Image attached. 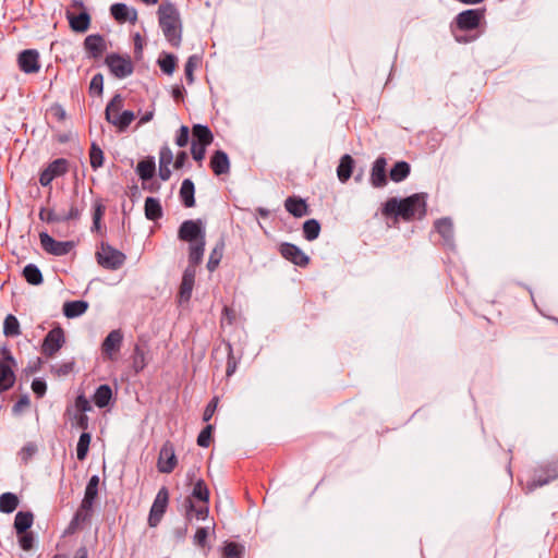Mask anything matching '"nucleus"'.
Here are the masks:
<instances>
[{"mask_svg": "<svg viewBox=\"0 0 558 558\" xmlns=\"http://www.w3.org/2000/svg\"><path fill=\"white\" fill-rule=\"evenodd\" d=\"M123 106L124 101L122 96L117 94L108 102L105 111L106 120L120 132L125 131L135 119L134 112L130 110L121 112Z\"/></svg>", "mask_w": 558, "mask_h": 558, "instance_id": "obj_5", "label": "nucleus"}, {"mask_svg": "<svg viewBox=\"0 0 558 558\" xmlns=\"http://www.w3.org/2000/svg\"><path fill=\"white\" fill-rule=\"evenodd\" d=\"M89 161H90V167L94 170H97L98 168H101L104 166V161H105L104 151L96 143H92V145H90Z\"/></svg>", "mask_w": 558, "mask_h": 558, "instance_id": "obj_39", "label": "nucleus"}, {"mask_svg": "<svg viewBox=\"0 0 558 558\" xmlns=\"http://www.w3.org/2000/svg\"><path fill=\"white\" fill-rule=\"evenodd\" d=\"M66 19L69 21L70 27L74 32L84 33L89 28L90 16L86 11L80 13L78 15L66 11Z\"/></svg>", "mask_w": 558, "mask_h": 558, "instance_id": "obj_24", "label": "nucleus"}, {"mask_svg": "<svg viewBox=\"0 0 558 558\" xmlns=\"http://www.w3.org/2000/svg\"><path fill=\"white\" fill-rule=\"evenodd\" d=\"M156 170V165L153 158L142 160L137 163V174L142 180H149L153 178Z\"/></svg>", "mask_w": 558, "mask_h": 558, "instance_id": "obj_36", "label": "nucleus"}, {"mask_svg": "<svg viewBox=\"0 0 558 558\" xmlns=\"http://www.w3.org/2000/svg\"><path fill=\"white\" fill-rule=\"evenodd\" d=\"M19 68L26 74H34L40 70L39 53L35 49L23 50L17 58Z\"/></svg>", "mask_w": 558, "mask_h": 558, "instance_id": "obj_19", "label": "nucleus"}, {"mask_svg": "<svg viewBox=\"0 0 558 558\" xmlns=\"http://www.w3.org/2000/svg\"><path fill=\"white\" fill-rule=\"evenodd\" d=\"M210 168L216 175L227 174L230 171L228 155L222 150H216L210 158Z\"/></svg>", "mask_w": 558, "mask_h": 558, "instance_id": "obj_23", "label": "nucleus"}, {"mask_svg": "<svg viewBox=\"0 0 558 558\" xmlns=\"http://www.w3.org/2000/svg\"><path fill=\"white\" fill-rule=\"evenodd\" d=\"M194 183L190 179H185L182 182L181 189H180V198L183 203V205L187 208L193 207L195 205V198H194Z\"/></svg>", "mask_w": 558, "mask_h": 558, "instance_id": "obj_30", "label": "nucleus"}, {"mask_svg": "<svg viewBox=\"0 0 558 558\" xmlns=\"http://www.w3.org/2000/svg\"><path fill=\"white\" fill-rule=\"evenodd\" d=\"M320 225L316 219H308L303 223V235L307 241H314L318 238Z\"/></svg>", "mask_w": 558, "mask_h": 558, "instance_id": "obj_38", "label": "nucleus"}, {"mask_svg": "<svg viewBox=\"0 0 558 558\" xmlns=\"http://www.w3.org/2000/svg\"><path fill=\"white\" fill-rule=\"evenodd\" d=\"M90 517H92V513L78 508L70 522L69 530L75 531V530L80 529L82 524H84L85 522H87L90 519Z\"/></svg>", "mask_w": 558, "mask_h": 558, "instance_id": "obj_47", "label": "nucleus"}, {"mask_svg": "<svg viewBox=\"0 0 558 558\" xmlns=\"http://www.w3.org/2000/svg\"><path fill=\"white\" fill-rule=\"evenodd\" d=\"M104 89V77L100 73L95 74L92 77L90 84H89V93L92 95H101Z\"/></svg>", "mask_w": 558, "mask_h": 558, "instance_id": "obj_51", "label": "nucleus"}, {"mask_svg": "<svg viewBox=\"0 0 558 558\" xmlns=\"http://www.w3.org/2000/svg\"><path fill=\"white\" fill-rule=\"evenodd\" d=\"M110 13L120 23L130 21L135 23L137 20V12L135 9H130L124 3H114L110 7Z\"/></svg>", "mask_w": 558, "mask_h": 558, "instance_id": "obj_22", "label": "nucleus"}, {"mask_svg": "<svg viewBox=\"0 0 558 558\" xmlns=\"http://www.w3.org/2000/svg\"><path fill=\"white\" fill-rule=\"evenodd\" d=\"M209 489L204 480H197L194 483L192 493L184 499L183 507L185 519L191 521L193 518L197 520H206L209 514Z\"/></svg>", "mask_w": 558, "mask_h": 558, "instance_id": "obj_3", "label": "nucleus"}, {"mask_svg": "<svg viewBox=\"0 0 558 558\" xmlns=\"http://www.w3.org/2000/svg\"><path fill=\"white\" fill-rule=\"evenodd\" d=\"M208 537V527H198L194 535V544L198 547H205Z\"/></svg>", "mask_w": 558, "mask_h": 558, "instance_id": "obj_57", "label": "nucleus"}, {"mask_svg": "<svg viewBox=\"0 0 558 558\" xmlns=\"http://www.w3.org/2000/svg\"><path fill=\"white\" fill-rule=\"evenodd\" d=\"M39 218L40 220L47 221L48 223L61 222V214L56 213L52 209H41L39 211Z\"/></svg>", "mask_w": 558, "mask_h": 558, "instance_id": "obj_52", "label": "nucleus"}, {"mask_svg": "<svg viewBox=\"0 0 558 558\" xmlns=\"http://www.w3.org/2000/svg\"><path fill=\"white\" fill-rule=\"evenodd\" d=\"M3 333L7 337H15V336H19L21 333V331H20V323H19L17 318L14 315L9 314L5 317L4 323H3Z\"/></svg>", "mask_w": 558, "mask_h": 558, "instance_id": "obj_42", "label": "nucleus"}, {"mask_svg": "<svg viewBox=\"0 0 558 558\" xmlns=\"http://www.w3.org/2000/svg\"><path fill=\"white\" fill-rule=\"evenodd\" d=\"M206 145H201L197 144L196 142H192L191 154L193 159L196 160L197 162L203 161L206 154Z\"/></svg>", "mask_w": 558, "mask_h": 558, "instance_id": "obj_54", "label": "nucleus"}, {"mask_svg": "<svg viewBox=\"0 0 558 558\" xmlns=\"http://www.w3.org/2000/svg\"><path fill=\"white\" fill-rule=\"evenodd\" d=\"M485 17V9H469L460 12L456 19V27L459 31H474Z\"/></svg>", "mask_w": 558, "mask_h": 558, "instance_id": "obj_11", "label": "nucleus"}, {"mask_svg": "<svg viewBox=\"0 0 558 558\" xmlns=\"http://www.w3.org/2000/svg\"><path fill=\"white\" fill-rule=\"evenodd\" d=\"M158 21L162 33L172 47H179L182 40L180 13L170 2L161 3L158 8Z\"/></svg>", "mask_w": 558, "mask_h": 558, "instance_id": "obj_4", "label": "nucleus"}, {"mask_svg": "<svg viewBox=\"0 0 558 558\" xmlns=\"http://www.w3.org/2000/svg\"><path fill=\"white\" fill-rule=\"evenodd\" d=\"M81 214H82V209H80L74 204H72L66 214H61V222L69 221V220H77V219H80Z\"/></svg>", "mask_w": 558, "mask_h": 558, "instance_id": "obj_62", "label": "nucleus"}, {"mask_svg": "<svg viewBox=\"0 0 558 558\" xmlns=\"http://www.w3.org/2000/svg\"><path fill=\"white\" fill-rule=\"evenodd\" d=\"M236 323V312L229 306H225L221 316V325H233Z\"/></svg>", "mask_w": 558, "mask_h": 558, "instance_id": "obj_53", "label": "nucleus"}, {"mask_svg": "<svg viewBox=\"0 0 558 558\" xmlns=\"http://www.w3.org/2000/svg\"><path fill=\"white\" fill-rule=\"evenodd\" d=\"M214 426L208 424L198 435L197 437V445L203 448H207L210 446L211 442V433H213Z\"/></svg>", "mask_w": 558, "mask_h": 558, "instance_id": "obj_50", "label": "nucleus"}, {"mask_svg": "<svg viewBox=\"0 0 558 558\" xmlns=\"http://www.w3.org/2000/svg\"><path fill=\"white\" fill-rule=\"evenodd\" d=\"M178 238L189 243V263L201 264L206 245V231L203 222L199 219L183 221L179 227Z\"/></svg>", "mask_w": 558, "mask_h": 558, "instance_id": "obj_2", "label": "nucleus"}, {"mask_svg": "<svg viewBox=\"0 0 558 558\" xmlns=\"http://www.w3.org/2000/svg\"><path fill=\"white\" fill-rule=\"evenodd\" d=\"M193 141L201 145H210L214 141V135L208 126L203 124H195L192 128Z\"/></svg>", "mask_w": 558, "mask_h": 558, "instance_id": "obj_27", "label": "nucleus"}, {"mask_svg": "<svg viewBox=\"0 0 558 558\" xmlns=\"http://www.w3.org/2000/svg\"><path fill=\"white\" fill-rule=\"evenodd\" d=\"M284 207L292 216L300 218L308 214V206L303 198L290 196L284 202Z\"/></svg>", "mask_w": 558, "mask_h": 558, "instance_id": "obj_25", "label": "nucleus"}, {"mask_svg": "<svg viewBox=\"0 0 558 558\" xmlns=\"http://www.w3.org/2000/svg\"><path fill=\"white\" fill-rule=\"evenodd\" d=\"M558 478V463H547L534 470L531 478L526 482L524 489L526 493L544 486Z\"/></svg>", "mask_w": 558, "mask_h": 558, "instance_id": "obj_7", "label": "nucleus"}, {"mask_svg": "<svg viewBox=\"0 0 558 558\" xmlns=\"http://www.w3.org/2000/svg\"><path fill=\"white\" fill-rule=\"evenodd\" d=\"M32 390L38 398H41L46 393L47 385L43 379L36 378L32 383Z\"/></svg>", "mask_w": 558, "mask_h": 558, "instance_id": "obj_64", "label": "nucleus"}, {"mask_svg": "<svg viewBox=\"0 0 558 558\" xmlns=\"http://www.w3.org/2000/svg\"><path fill=\"white\" fill-rule=\"evenodd\" d=\"M189 134H190V130L186 125H182L179 131H178V134L175 136V144L179 146V147H184L187 145V142H189Z\"/></svg>", "mask_w": 558, "mask_h": 558, "instance_id": "obj_59", "label": "nucleus"}, {"mask_svg": "<svg viewBox=\"0 0 558 558\" xmlns=\"http://www.w3.org/2000/svg\"><path fill=\"white\" fill-rule=\"evenodd\" d=\"M219 398L214 397L209 403L206 405L204 414H203V421L208 422L213 415L215 414L217 407H218Z\"/></svg>", "mask_w": 558, "mask_h": 558, "instance_id": "obj_58", "label": "nucleus"}, {"mask_svg": "<svg viewBox=\"0 0 558 558\" xmlns=\"http://www.w3.org/2000/svg\"><path fill=\"white\" fill-rule=\"evenodd\" d=\"M168 504H169V490L166 486H162L158 490V493L155 497V500L151 505L150 511H149V515H148L149 526L155 527L160 523V521L167 510Z\"/></svg>", "mask_w": 558, "mask_h": 558, "instance_id": "obj_13", "label": "nucleus"}, {"mask_svg": "<svg viewBox=\"0 0 558 558\" xmlns=\"http://www.w3.org/2000/svg\"><path fill=\"white\" fill-rule=\"evenodd\" d=\"M75 408L77 409V411H80L83 414L85 412H88L92 410V405H90L88 399L84 395H80L76 397Z\"/></svg>", "mask_w": 558, "mask_h": 558, "instance_id": "obj_63", "label": "nucleus"}, {"mask_svg": "<svg viewBox=\"0 0 558 558\" xmlns=\"http://www.w3.org/2000/svg\"><path fill=\"white\" fill-rule=\"evenodd\" d=\"M88 304L85 301H70L63 304V314L68 318H74L83 315L87 311Z\"/></svg>", "mask_w": 558, "mask_h": 558, "instance_id": "obj_29", "label": "nucleus"}, {"mask_svg": "<svg viewBox=\"0 0 558 558\" xmlns=\"http://www.w3.org/2000/svg\"><path fill=\"white\" fill-rule=\"evenodd\" d=\"M245 548L243 545L235 542H228L223 546L222 556L223 558H242Z\"/></svg>", "mask_w": 558, "mask_h": 558, "instance_id": "obj_41", "label": "nucleus"}, {"mask_svg": "<svg viewBox=\"0 0 558 558\" xmlns=\"http://www.w3.org/2000/svg\"><path fill=\"white\" fill-rule=\"evenodd\" d=\"M20 537H19V543H20V546L23 550H31L33 548V545H34V537H33V534L32 533H22V534H19Z\"/></svg>", "mask_w": 558, "mask_h": 558, "instance_id": "obj_60", "label": "nucleus"}, {"mask_svg": "<svg viewBox=\"0 0 558 558\" xmlns=\"http://www.w3.org/2000/svg\"><path fill=\"white\" fill-rule=\"evenodd\" d=\"M385 216L401 217L405 221L421 219L426 215V194L418 193L401 201L389 198L383 208Z\"/></svg>", "mask_w": 558, "mask_h": 558, "instance_id": "obj_1", "label": "nucleus"}, {"mask_svg": "<svg viewBox=\"0 0 558 558\" xmlns=\"http://www.w3.org/2000/svg\"><path fill=\"white\" fill-rule=\"evenodd\" d=\"M75 362L74 360L64 361L62 363H58L54 365H51V373L54 374L58 377L66 376L74 369Z\"/></svg>", "mask_w": 558, "mask_h": 558, "instance_id": "obj_46", "label": "nucleus"}, {"mask_svg": "<svg viewBox=\"0 0 558 558\" xmlns=\"http://www.w3.org/2000/svg\"><path fill=\"white\" fill-rule=\"evenodd\" d=\"M84 48L89 58L97 59L107 49L106 41L102 36L98 34L88 35L84 40Z\"/></svg>", "mask_w": 558, "mask_h": 558, "instance_id": "obj_20", "label": "nucleus"}, {"mask_svg": "<svg viewBox=\"0 0 558 558\" xmlns=\"http://www.w3.org/2000/svg\"><path fill=\"white\" fill-rule=\"evenodd\" d=\"M20 504L19 497L13 493H3L0 495V512L12 513Z\"/></svg>", "mask_w": 558, "mask_h": 558, "instance_id": "obj_34", "label": "nucleus"}, {"mask_svg": "<svg viewBox=\"0 0 558 558\" xmlns=\"http://www.w3.org/2000/svg\"><path fill=\"white\" fill-rule=\"evenodd\" d=\"M90 434L89 433H83L80 436L77 446H76V456L80 461L85 460L87 457L89 444H90Z\"/></svg>", "mask_w": 558, "mask_h": 558, "instance_id": "obj_44", "label": "nucleus"}, {"mask_svg": "<svg viewBox=\"0 0 558 558\" xmlns=\"http://www.w3.org/2000/svg\"><path fill=\"white\" fill-rule=\"evenodd\" d=\"M227 348H228V361H227L226 374L228 377H230L236 369V361L233 356V351H232L231 344L228 343Z\"/></svg>", "mask_w": 558, "mask_h": 558, "instance_id": "obj_61", "label": "nucleus"}, {"mask_svg": "<svg viewBox=\"0 0 558 558\" xmlns=\"http://www.w3.org/2000/svg\"><path fill=\"white\" fill-rule=\"evenodd\" d=\"M436 231L441 235L447 245H452L453 242V225L449 218H442L434 225Z\"/></svg>", "mask_w": 558, "mask_h": 558, "instance_id": "obj_26", "label": "nucleus"}, {"mask_svg": "<svg viewBox=\"0 0 558 558\" xmlns=\"http://www.w3.org/2000/svg\"><path fill=\"white\" fill-rule=\"evenodd\" d=\"M69 171V161L64 158H58L51 161L39 175V183L43 186H48L56 179Z\"/></svg>", "mask_w": 558, "mask_h": 558, "instance_id": "obj_16", "label": "nucleus"}, {"mask_svg": "<svg viewBox=\"0 0 558 558\" xmlns=\"http://www.w3.org/2000/svg\"><path fill=\"white\" fill-rule=\"evenodd\" d=\"M65 343L64 330L61 326L53 327L44 338L41 354L47 359L53 357Z\"/></svg>", "mask_w": 558, "mask_h": 558, "instance_id": "obj_9", "label": "nucleus"}, {"mask_svg": "<svg viewBox=\"0 0 558 558\" xmlns=\"http://www.w3.org/2000/svg\"><path fill=\"white\" fill-rule=\"evenodd\" d=\"M145 216L148 220L156 221L162 217V207L159 199L147 197L145 201Z\"/></svg>", "mask_w": 558, "mask_h": 558, "instance_id": "obj_31", "label": "nucleus"}, {"mask_svg": "<svg viewBox=\"0 0 558 558\" xmlns=\"http://www.w3.org/2000/svg\"><path fill=\"white\" fill-rule=\"evenodd\" d=\"M411 168L410 165L405 161H398L391 168L389 177L393 182H401L408 178L410 174Z\"/></svg>", "mask_w": 558, "mask_h": 558, "instance_id": "obj_35", "label": "nucleus"}, {"mask_svg": "<svg viewBox=\"0 0 558 558\" xmlns=\"http://www.w3.org/2000/svg\"><path fill=\"white\" fill-rule=\"evenodd\" d=\"M98 264L109 270H117L123 266L126 256L119 250L102 243L96 253Z\"/></svg>", "mask_w": 558, "mask_h": 558, "instance_id": "obj_8", "label": "nucleus"}, {"mask_svg": "<svg viewBox=\"0 0 558 558\" xmlns=\"http://www.w3.org/2000/svg\"><path fill=\"white\" fill-rule=\"evenodd\" d=\"M146 365L147 362L144 350L141 349L138 345H135L133 354V368L135 373L142 372L146 367Z\"/></svg>", "mask_w": 558, "mask_h": 558, "instance_id": "obj_48", "label": "nucleus"}, {"mask_svg": "<svg viewBox=\"0 0 558 558\" xmlns=\"http://www.w3.org/2000/svg\"><path fill=\"white\" fill-rule=\"evenodd\" d=\"M123 343V333L120 329L111 330L101 343L100 350L106 361H117Z\"/></svg>", "mask_w": 558, "mask_h": 558, "instance_id": "obj_12", "label": "nucleus"}, {"mask_svg": "<svg viewBox=\"0 0 558 558\" xmlns=\"http://www.w3.org/2000/svg\"><path fill=\"white\" fill-rule=\"evenodd\" d=\"M98 485H99V476L93 475L86 485L84 496L95 500L98 496Z\"/></svg>", "mask_w": 558, "mask_h": 558, "instance_id": "obj_49", "label": "nucleus"}, {"mask_svg": "<svg viewBox=\"0 0 558 558\" xmlns=\"http://www.w3.org/2000/svg\"><path fill=\"white\" fill-rule=\"evenodd\" d=\"M39 241L43 250L54 256L69 254L75 245L73 241H57L46 232L39 233Z\"/></svg>", "mask_w": 558, "mask_h": 558, "instance_id": "obj_15", "label": "nucleus"}, {"mask_svg": "<svg viewBox=\"0 0 558 558\" xmlns=\"http://www.w3.org/2000/svg\"><path fill=\"white\" fill-rule=\"evenodd\" d=\"M178 465V458L175 456L174 445L167 440L162 444L158 459L157 469L160 473L170 474Z\"/></svg>", "mask_w": 558, "mask_h": 558, "instance_id": "obj_14", "label": "nucleus"}, {"mask_svg": "<svg viewBox=\"0 0 558 558\" xmlns=\"http://www.w3.org/2000/svg\"><path fill=\"white\" fill-rule=\"evenodd\" d=\"M199 264H192L189 263V266L185 268L182 281L179 289V299L180 302H187L191 299L194 282H195V276H196V267Z\"/></svg>", "mask_w": 558, "mask_h": 558, "instance_id": "obj_18", "label": "nucleus"}, {"mask_svg": "<svg viewBox=\"0 0 558 558\" xmlns=\"http://www.w3.org/2000/svg\"><path fill=\"white\" fill-rule=\"evenodd\" d=\"M23 276H24L25 280L33 286H37L43 282L41 271L34 264H28L24 267Z\"/></svg>", "mask_w": 558, "mask_h": 558, "instance_id": "obj_37", "label": "nucleus"}, {"mask_svg": "<svg viewBox=\"0 0 558 558\" xmlns=\"http://www.w3.org/2000/svg\"><path fill=\"white\" fill-rule=\"evenodd\" d=\"M173 161V154L169 146L165 145L159 151V165L170 166Z\"/></svg>", "mask_w": 558, "mask_h": 558, "instance_id": "obj_56", "label": "nucleus"}, {"mask_svg": "<svg viewBox=\"0 0 558 558\" xmlns=\"http://www.w3.org/2000/svg\"><path fill=\"white\" fill-rule=\"evenodd\" d=\"M112 399V390L109 385H100L94 396L93 401L98 408H105L109 404Z\"/></svg>", "mask_w": 558, "mask_h": 558, "instance_id": "obj_32", "label": "nucleus"}, {"mask_svg": "<svg viewBox=\"0 0 558 558\" xmlns=\"http://www.w3.org/2000/svg\"><path fill=\"white\" fill-rule=\"evenodd\" d=\"M34 515L32 512L20 511L16 513L14 519V529L17 534L27 532L33 525Z\"/></svg>", "mask_w": 558, "mask_h": 558, "instance_id": "obj_33", "label": "nucleus"}, {"mask_svg": "<svg viewBox=\"0 0 558 558\" xmlns=\"http://www.w3.org/2000/svg\"><path fill=\"white\" fill-rule=\"evenodd\" d=\"M110 72L118 78H124L133 73L134 65L129 56L110 53L105 60Z\"/></svg>", "mask_w": 558, "mask_h": 558, "instance_id": "obj_10", "label": "nucleus"}, {"mask_svg": "<svg viewBox=\"0 0 558 558\" xmlns=\"http://www.w3.org/2000/svg\"><path fill=\"white\" fill-rule=\"evenodd\" d=\"M0 353V393H2L14 386L16 361L8 347H2Z\"/></svg>", "mask_w": 558, "mask_h": 558, "instance_id": "obj_6", "label": "nucleus"}, {"mask_svg": "<svg viewBox=\"0 0 558 558\" xmlns=\"http://www.w3.org/2000/svg\"><path fill=\"white\" fill-rule=\"evenodd\" d=\"M353 166L354 159L350 155L345 154L341 157L337 168V175L340 182L344 183L351 178Z\"/></svg>", "mask_w": 558, "mask_h": 558, "instance_id": "obj_28", "label": "nucleus"}, {"mask_svg": "<svg viewBox=\"0 0 558 558\" xmlns=\"http://www.w3.org/2000/svg\"><path fill=\"white\" fill-rule=\"evenodd\" d=\"M279 252L283 258L296 266L305 267L310 263L308 256L302 252L300 247L292 243H281L279 246Z\"/></svg>", "mask_w": 558, "mask_h": 558, "instance_id": "obj_17", "label": "nucleus"}, {"mask_svg": "<svg viewBox=\"0 0 558 558\" xmlns=\"http://www.w3.org/2000/svg\"><path fill=\"white\" fill-rule=\"evenodd\" d=\"M202 62V59L196 56V54H193V56H190L186 63H185V66H184V75H185V78H186V82L187 84H193L194 83V70L201 64Z\"/></svg>", "mask_w": 558, "mask_h": 558, "instance_id": "obj_43", "label": "nucleus"}, {"mask_svg": "<svg viewBox=\"0 0 558 558\" xmlns=\"http://www.w3.org/2000/svg\"><path fill=\"white\" fill-rule=\"evenodd\" d=\"M31 405V400L27 395L21 396L19 400L14 403L12 411L14 414H21Z\"/></svg>", "mask_w": 558, "mask_h": 558, "instance_id": "obj_55", "label": "nucleus"}, {"mask_svg": "<svg viewBox=\"0 0 558 558\" xmlns=\"http://www.w3.org/2000/svg\"><path fill=\"white\" fill-rule=\"evenodd\" d=\"M158 64L163 73L171 75L177 66V58L171 53H166L159 58Z\"/></svg>", "mask_w": 558, "mask_h": 558, "instance_id": "obj_45", "label": "nucleus"}, {"mask_svg": "<svg viewBox=\"0 0 558 558\" xmlns=\"http://www.w3.org/2000/svg\"><path fill=\"white\" fill-rule=\"evenodd\" d=\"M386 165L384 157H378L375 160L371 172V183L374 187H383L387 184Z\"/></svg>", "mask_w": 558, "mask_h": 558, "instance_id": "obj_21", "label": "nucleus"}, {"mask_svg": "<svg viewBox=\"0 0 558 558\" xmlns=\"http://www.w3.org/2000/svg\"><path fill=\"white\" fill-rule=\"evenodd\" d=\"M223 250H225L223 242L217 243L216 246L213 248V251L209 255L208 263H207V269L209 271H214L218 267V265L222 258V255H223Z\"/></svg>", "mask_w": 558, "mask_h": 558, "instance_id": "obj_40", "label": "nucleus"}]
</instances>
